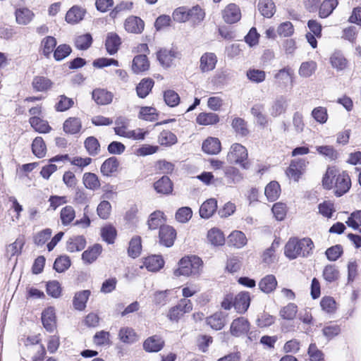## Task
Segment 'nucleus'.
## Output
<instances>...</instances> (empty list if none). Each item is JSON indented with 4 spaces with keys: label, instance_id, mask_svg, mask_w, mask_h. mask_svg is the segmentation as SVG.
Listing matches in <instances>:
<instances>
[{
    "label": "nucleus",
    "instance_id": "44",
    "mask_svg": "<svg viewBox=\"0 0 361 361\" xmlns=\"http://www.w3.org/2000/svg\"><path fill=\"white\" fill-rule=\"evenodd\" d=\"M30 123L35 131L40 133H46L49 132L51 127L48 122L40 118L38 116H33L30 118Z\"/></svg>",
    "mask_w": 361,
    "mask_h": 361
},
{
    "label": "nucleus",
    "instance_id": "57",
    "mask_svg": "<svg viewBox=\"0 0 361 361\" xmlns=\"http://www.w3.org/2000/svg\"><path fill=\"white\" fill-rule=\"evenodd\" d=\"M32 150L36 157L39 158L44 157L46 154V146L41 137H37L33 140L32 144Z\"/></svg>",
    "mask_w": 361,
    "mask_h": 361
},
{
    "label": "nucleus",
    "instance_id": "32",
    "mask_svg": "<svg viewBox=\"0 0 361 361\" xmlns=\"http://www.w3.org/2000/svg\"><path fill=\"white\" fill-rule=\"evenodd\" d=\"M257 6L260 13L266 18L272 17L276 11L272 0H259Z\"/></svg>",
    "mask_w": 361,
    "mask_h": 361
},
{
    "label": "nucleus",
    "instance_id": "47",
    "mask_svg": "<svg viewBox=\"0 0 361 361\" xmlns=\"http://www.w3.org/2000/svg\"><path fill=\"white\" fill-rule=\"evenodd\" d=\"M84 145L90 156H95L100 152V144L98 140L93 136L87 137L84 142Z\"/></svg>",
    "mask_w": 361,
    "mask_h": 361
},
{
    "label": "nucleus",
    "instance_id": "45",
    "mask_svg": "<svg viewBox=\"0 0 361 361\" xmlns=\"http://www.w3.org/2000/svg\"><path fill=\"white\" fill-rule=\"evenodd\" d=\"M176 56V53L173 50L161 49L157 52V59L163 66H171L173 59Z\"/></svg>",
    "mask_w": 361,
    "mask_h": 361
},
{
    "label": "nucleus",
    "instance_id": "27",
    "mask_svg": "<svg viewBox=\"0 0 361 361\" xmlns=\"http://www.w3.org/2000/svg\"><path fill=\"white\" fill-rule=\"evenodd\" d=\"M82 128V123L80 118L70 117L63 123V130L68 134H76Z\"/></svg>",
    "mask_w": 361,
    "mask_h": 361
},
{
    "label": "nucleus",
    "instance_id": "9",
    "mask_svg": "<svg viewBox=\"0 0 361 361\" xmlns=\"http://www.w3.org/2000/svg\"><path fill=\"white\" fill-rule=\"evenodd\" d=\"M114 132L117 135L133 140H144L146 134L142 129L130 130L127 128V126H116Z\"/></svg>",
    "mask_w": 361,
    "mask_h": 361
},
{
    "label": "nucleus",
    "instance_id": "35",
    "mask_svg": "<svg viewBox=\"0 0 361 361\" xmlns=\"http://www.w3.org/2000/svg\"><path fill=\"white\" fill-rule=\"evenodd\" d=\"M86 245L85 238L82 235L71 238L67 241V250L69 252H78L83 250Z\"/></svg>",
    "mask_w": 361,
    "mask_h": 361
},
{
    "label": "nucleus",
    "instance_id": "17",
    "mask_svg": "<svg viewBox=\"0 0 361 361\" xmlns=\"http://www.w3.org/2000/svg\"><path fill=\"white\" fill-rule=\"evenodd\" d=\"M164 344L162 338L155 335L145 341L143 348L147 352H158L162 349Z\"/></svg>",
    "mask_w": 361,
    "mask_h": 361
},
{
    "label": "nucleus",
    "instance_id": "20",
    "mask_svg": "<svg viewBox=\"0 0 361 361\" xmlns=\"http://www.w3.org/2000/svg\"><path fill=\"white\" fill-rule=\"evenodd\" d=\"M92 99L99 105H106L112 102L113 94L104 89H96L92 92Z\"/></svg>",
    "mask_w": 361,
    "mask_h": 361
},
{
    "label": "nucleus",
    "instance_id": "56",
    "mask_svg": "<svg viewBox=\"0 0 361 361\" xmlns=\"http://www.w3.org/2000/svg\"><path fill=\"white\" fill-rule=\"evenodd\" d=\"M297 312V305L294 303H288L281 309L279 314L284 319L292 320L295 317Z\"/></svg>",
    "mask_w": 361,
    "mask_h": 361
},
{
    "label": "nucleus",
    "instance_id": "59",
    "mask_svg": "<svg viewBox=\"0 0 361 361\" xmlns=\"http://www.w3.org/2000/svg\"><path fill=\"white\" fill-rule=\"evenodd\" d=\"M74 105L73 99L65 95H60L58 97V102L55 105L57 111H65Z\"/></svg>",
    "mask_w": 361,
    "mask_h": 361
},
{
    "label": "nucleus",
    "instance_id": "55",
    "mask_svg": "<svg viewBox=\"0 0 361 361\" xmlns=\"http://www.w3.org/2000/svg\"><path fill=\"white\" fill-rule=\"evenodd\" d=\"M224 175L228 180V183H239L243 179V176L240 171L235 167L230 166L225 169Z\"/></svg>",
    "mask_w": 361,
    "mask_h": 361
},
{
    "label": "nucleus",
    "instance_id": "53",
    "mask_svg": "<svg viewBox=\"0 0 361 361\" xmlns=\"http://www.w3.org/2000/svg\"><path fill=\"white\" fill-rule=\"evenodd\" d=\"M317 69V63L313 61L302 62L298 70V73L301 77H310Z\"/></svg>",
    "mask_w": 361,
    "mask_h": 361
},
{
    "label": "nucleus",
    "instance_id": "1",
    "mask_svg": "<svg viewBox=\"0 0 361 361\" xmlns=\"http://www.w3.org/2000/svg\"><path fill=\"white\" fill-rule=\"evenodd\" d=\"M314 243L310 238H290L285 246L284 253L290 259L299 256L307 257L312 250Z\"/></svg>",
    "mask_w": 361,
    "mask_h": 361
},
{
    "label": "nucleus",
    "instance_id": "12",
    "mask_svg": "<svg viewBox=\"0 0 361 361\" xmlns=\"http://www.w3.org/2000/svg\"><path fill=\"white\" fill-rule=\"evenodd\" d=\"M124 25L127 32L138 34L144 30L145 23L141 18L130 16L126 20Z\"/></svg>",
    "mask_w": 361,
    "mask_h": 361
},
{
    "label": "nucleus",
    "instance_id": "7",
    "mask_svg": "<svg viewBox=\"0 0 361 361\" xmlns=\"http://www.w3.org/2000/svg\"><path fill=\"white\" fill-rule=\"evenodd\" d=\"M176 237L175 229L168 225L161 226L159 233V242L166 247H171L173 245Z\"/></svg>",
    "mask_w": 361,
    "mask_h": 361
},
{
    "label": "nucleus",
    "instance_id": "3",
    "mask_svg": "<svg viewBox=\"0 0 361 361\" xmlns=\"http://www.w3.org/2000/svg\"><path fill=\"white\" fill-rule=\"evenodd\" d=\"M247 157V149L241 144L234 143L229 149L226 159L231 164H239L243 169H247L250 167Z\"/></svg>",
    "mask_w": 361,
    "mask_h": 361
},
{
    "label": "nucleus",
    "instance_id": "31",
    "mask_svg": "<svg viewBox=\"0 0 361 361\" xmlns=\"http://www.w3.org/2000/svg\"><path fill=\"white\" fill-rule=\"evenodd\" d=\"M154 81L151 78L142 79L136 87L137 94L140 98L146 97L151 92Z\"/></svg>",
    "mask_w": 361,
    "mask_h": 361
},
{
    "label": "nucleus",
    "instance_id": "8",
    "mask_svg": "<svg viewBox=\"0 0 361 361\" xmlns=\"http://www.w3.org/2000/svg\"><path fill=\"white\" fill-rule=\"evenodd\" d=\"M250 330V323L247 319L239 317L234 319L231 325V334L236 337L246 334Z\"/></svg>",
    "mask_w": 361,
    "mask_h": 361
},
{
    "label": "nucleus",
    "instance_id": "60",
    "mask_svg": "<svg viewBox=\"0 0 361 361\" xmlns=\"http://www.w3.org/2000/svg\"><path fill=\"white\" fill-rule=\"evenodd\" d=\"M177 142L175 134L169 130H163L159 135V142L161 145H172Z\"/></svg>",
    "mask_w": 361,
    "mask_h": 361
},
{
    "label": "nucleus",
    "instance_id": "5",
    "mask_svg": "<svg viewBox=\"0 0 361 361\" xmlns=\"http://www.w3.org/2000/svg\"><path fill=\"white\" fill-rule=\"evenodd\" d=\"M308 164L309 162L305 159L293 160L286 170L287 176L295 181H298L305 172Z\"/></svg>",
    "mask_w": 361,
    "mask_h": 361
},
{
    "label": "nucleus",
    "instance_id": "28",
    "mask_svg": "<svg viewBox=\"0 0 361 361\" xmlns=\"http://www.w3.org/2000/svg\"><path fill=\"white\" fill-rule=\"evenodd\" d=\"M277 286V281L274 275H267L262 278L259 283V289L265 293H269L275 290Z\"/></svg>",
    "mask_w": 361,
    "mask_h": 361
},
{
    "label": "nucleus",
    "instance_id": "50",
    "mask_svg": "<svg viewBox=\"0 0 361 361\" xmlns=\"http://www.w3.org/2000/svg\"><path fill=\"white\" fill-rule=\"evenodd\" d=\"M219 121L218 115L214 113H200L196 118L197 123L203 126L213 125Z\"/></svg>",
    "mask_w": 361,
    "mask_h": 361
},
{
    "label": "nucleus",
    "instance_id": "41",
    "mask_svg": "<svg viewBox=\"0 0 361 361\" xmlns=\"http://www.w3.org/2000/svg\"><path fill=\"white\" fill-rule=\"evenodd\" d=\"M52 85L51 81L44 76H35L32 82V86L37 92L48 90Z\"/></svg>",
    "mask_w": 361,
    "mask_h": 361
},
{
    "label": "nucleus",
    "instance_id": "48",
    "mask_svg": "<svg viewBox=\"0 0 361 361\" xmlns=\"http://www.w3.org/2000/svg\"><path fill=\"white\" fill-rule=\"evenodd\" d=\"M208 240L215 246L222 245L225 242L224 233L218 228H212L207 233Z\"/></svg>",
    "mask_w": 361,
    "mask_h": 361
},
{
    "label": "nucleus",
    "instance_id": "23",
    "mask_svg": "<svg viewBox=\"0 0 361 361\" xmlns=\"http://www.w3.org/2000/svg\"><path fill=\"white\" fill-rule=\"evenodd\" d=\"M121 43V39L118 35L114 32L109 33L105 43L107 52L111 55L116 54L118 50Z\"/></svg>",
    "mask_w": 361,
    "mask_h": 361
},
{
    "label": "nucleus",
    "instance_id": "16",
    "mask_svg": "<svg viewBox=\"0 0 361 361\" xmlns=\"http://www.w3.org/2000/svg\"><path fill=\"white\" fill-rule=\"evenodd\" d=\"M42 322L44 327L49 332H52L56 326L54 309L51 307L47 308L42 314Z\"/></svg>",
    "mask_w": 361,
    "mask_h": 361
},
{
    "label": "nucleus",
    "instance_id": "22",
    "mask_svg": "<svg viewBox=\"0 0 361 361\" xmlns=\"http://www.w3.org/2000/svg\"><path fill=\"white\" fill-rule=\"evenodd\" d=\"M217 202L215 199L211 198L205 201L200 208V215L202 218L209 219L216 212Z\"/></svg>",
    "mask_w": 361,
    "mask_h": 361
},
{
    "label": "nucleus",
    "instance_id": "10",
    "mask_svg": "<svg viewBox=\"0 0 361 361\" xmlns=\"http://www.w3.org/2000/svg\"><path fill=\"white\" fill-rule=\"evenodd\" d=\"M288 105L287 98L281 95L276 98L269 108V113L272 117H278L286 111Z\"/></svg>",
    "mask_w": 361,
    "mask_h": 361
},
{
    "label": "nucleus",
    "instance_id": "6",
    "mask_svg": "<svg viewBox=\"0 0 361 361\" xmlns=\"http://www.w3.org/2000/svg\"><path fill=\"white\" fill-rule=\"evenodd\" d=\"M350 178L346 172L343 171L341 173L336 175L334 183L336 195L338 197L343 195L350 189Z\"/></svg>",
    "mask_w": 361,
    "mask_h": 361
},
{
    "label": "nucleus",
    "instance_id": "21",
    "mask_svg": "<svg viewBox=\"0 0 361 361\" xmlns=\"http://www.w3.org/2000/svg\"><path fill=\"white\" fill-rule=\"evenodd\" d=\"M68 159L71 162V164L78 166L80 168H84L88 166L91 161L92 159L90 157L82 158L79 157H73L70 159L68 154L61 155V156H56L50 159L51 161H58L59 160Z\"/></svg>",
    "mask_w": 361,
    "mask_h": 361
},
{
    "label": "nucleus",
    "instance_id": "52",
    "mask_svg": "<svg viewBox=\"0 0 361 361\" xmlns=\"http://www.w3.org/2000/svg\"><path fill=\"white\" fill-rule=\"evenodd\" d=\"M338 5L337 0H324L319 8V16L321 18L328 17Z\"/></svg>",
    "mask_w": 361,
    "mask_h": 361
},
{
    "label": "nucleus",
    "instance_id": "19",
    "mask_svg": "<svg viewBox=\"0 0 361 361\" xmlns=\"http://www.w3.org/2000/svg\"><path fill=\"white\" fill-rule=\"evenodd\" d=\"M226 315L221 312H217L212 316L207 318V324L214 330H221L225 326Z\"/></svg>",
    "mask_w": 361,
    "mask_h": 361
},
{
    "label": "nucleus",
    "instance_id": "51",
    "mask_svg": "<svg viewBox=\"0 0 361 361\" xmlns=\"http://www.w3.org/2000/svg\"><path fill=\"white\" fill-rule=\"evenodd\" d=\"M25 244V239L23 236L18 237L14 243L10 244L6 248V254L11 257L19 255Z\"/></svg>",
    "mask_w": 361,
    "mask_h": 361
},
{
    "label": "nucleus",
    "instance_id": "58",
    "mask_svg": "<svg viewBox=\"0 0 361 361\" xmlns=\"http://www.w3.org/2000/svg\"><path fill=\"white\" fill-rule=\"evenodd\" d=\"M339 271L335 265H326L323 270V277L328 282L335 281L338 279Z\"/></svg>",
    "mask_w": 361,
    "mask_h": 361
},
{
    "label": "nucleus",
    "instance_id": "49",
    "mask_svg": "<svg viewBox=\"0 0 361 361\" xmlns=\"http://www.w3.org/2000/svg\"><path fill=\"white\" fill-rule=\"evenodd\" d=\"M332 67L338 71H343L347 67L348 61L343 54L338 52L334 53L330 58Z\"/></svg>",
    "mask_w": 361,
    "mask_h": 361
},
{
    "label": "nucleus",
    "instance_id": "38",
    "mask_svg": "<svg viewBox=\"0 0 361 361\" xmlns=\"http://www.w3.org/2000/svg\"><path fill=\"white\" fill-rule=\"evenodd\" d=\"M246 243V236L240 231H234L228 235V244L233 247L240 248Z\"/></svg>",
    "mask_w": 361,
    "mask_h": 361
},
{
    "label": "nucleus",
    "instance_id": "24",
    "mask_svg": "<svg viewBox=\"0 0 361 361\" xmlns=\"http://www.w3.org/2000/svg\"><path fill=\"white\" fill-rule=\"evenodd\" d=\"M264 106L262 104H256L251 108V114L256 118L257 123L264 128L268 124V118L264 114Z\"/></svg>",
    "mask_w": 361,
    "mask_h": 361
},
{
    "label": "nucleus",
    "instance_id": "61",
    "mask_svg": "<svg viewBox=\"0 0 361 361\" xmlns=\"http://www.w3.org/2000/svg\"><path fill=\"white\" fill-rule=\"evenodd\" d=\"M101 235L103 240L109 244L114 243L116 236V230L111 225L104 226L101 230Z\"/></svg>",
    "mask_w": 361,
    "mask_h": 361
},
{
    "label": "nucleus",
    "instance_id": "29",
    "mask_svg": "<svg viewBox=\"0 0 361 361\" xmlns=\"http://www.w3.org/2000/svg\"><path fill=\"white\" fill-rule=\"evenodd\" d=\"M82 183L86 188L93 191L98 190L101 186L98 176L90 172L83 174Z\"/></svg>",
    "mask_w": 361,
    "mask_h": 361
},
{
    "label": "nucleus",
    "instance_id": "62",
    "mask_svg": "<svg viewBox=\"0 0 361 361\" xmlns=\"http://www.w3.org/2000/svg\"><path fill=\"white\" fill-rule=\"evenodd\" d=\"M336 178V170L329 167L322 179V185L326 189H331L334 185V179Z\"/></svg>",
    "mask_w": 361,
    "mask_h": 361
},
{
    "label": "nucleus",
    "instance_id": "30",
    "mask_svg": "<svg viewBox=\"0 0 361 361\" xmlns=\"http://www.w3.org/2000/svg\"><path fill=\"white\" fill-rule=\"evenodd\" d=\"M149 63L146 55L140 54L135 56L133 61L132 69L134 73H138L148 70Z\"/></svg>",
    "mask_w": 361,
    "mask_h": 361
},
{
    "label": "nucleus",
    "instance_id": "11",
    "mask_svg": "<svg viewBox=\"0 0 361 361\" xmlns=\"http://www.w3.org/2000/svg\"><path fill=\"white\" fill-rule=\"evenodd\" d=\"M223 18L227 23H235L241 18L239 8L234 4H228L223 11Z\"/></svg>",
    "mask_w": 361,
    "mask_h": 361
},
{
    "label": "nucleus",
    "instance_id": "39",
    "mask_svg": "<svg viewBox=\"0 0 361 361\" xmlns=\"http://www.w3.org/2000/svg\"><path fill=\"white\" fill-rule=\"evenodd\" d=\"M118 166V159L116 157H112L104 161L101 166L100 171L104 176H109L117 171Z\"/></svg>",
    "mask_w": 361,
    "mask_h": 361
},
{
    "label": "nucleus",
    "instance_id": "37",
    "mask_svg": "<svg viewBox=\"0 0 361 361\" xmlns=\"http://www.w3.org/2000/svg\"><path fill=\"white\" fill-rule=\"evenodd\" d=\"M119 339L125 343L131 344L137 341V336L135 331L130 327H123L118 332Z\"/></svg>",
    "mask_w": 361,
    "mask_h": 361
},
{
    "label": "nucleus",
    "instance_id": "63",
    "mask_svg": "<svg viewBox=\"0 0 361 361\" xmlns=\"http://www.w3.org/2000/svg\"><path fill=\"white\" fill-rule=\"evenodd\" d=\"M164 99L166 104L171 107L176 106L180 102L178 94L172 90H168L164 92Z\"/></svg>",
    "mask_w": 361,
    "mask_h": 361
},
{
    "label": "nucleus",
    "instance_id": "36",
    "mask_svg": "<svg viewBox=\"0 0 361 361\" xmlns=\"http://www.w3.org/2000/svg\"><path fill=\"white\" fill-rule=\"evenodd\" d=\"M85 11L78 6H73L66 15V20L68 23L76 24L82 20Z\"/></svg>",
    "mask_w": 361,
    "mask_h": 361
},
{
    "label": "nucleus",
    "instance_id": "43",
    "mask_svg": "<svg viewBox=\"0 0 361 361\" xmlns=\"http://www.w3.org/2000/svg\"><path fill=\"white\" fill-rule=\"evenodd\" d=\"M75 218V211L71 205L63 207L60 212V219L63 226H68L72 223Z\"/></svg>",
    "mask_w": 361,
    "mask_h": 361
},
{
    "label": "nucleus",
    "instance_id": "15",
    "mask_svg": "<svg viewBox=\"0 0 361 361\" xmlns=\"http://www.w3.org/2000/svg\"><path fill=\"white\" fill-rule=\"evenodd\" d=\"M216 62L217 58L214 53H205L200 58V68L202 72L212 71L214 69Z\"/></svg>",
    "mask_w": 361,
    "mask_h": 361
},
{
    "label": "nucleus",
    "instance_id": "64",
    "mask_svg": "<svg viewBox=\"0 0 361 361\" xmlns=\"http://www.w3.org/2000/svg\"><path fill=\"white\" fill-rule=\"evenodd\" d=\"M192 216V211L188 207L179 208L175 215L176 219L180 223L188 222Z\"/></svg>",
    "mask_w": 361,
    "mask_h": 361
},
{
    "label": "nucleus",
    "instance_id": "18",
    "mask_svg": "<svg viewBox=\"0 0 361 361\" xmlns=\"http://www.w3.org/2000/svg\"><path fill=\"white\" fill-rule=\"evenodd\" d=\"M293 75V70L291 68L286 66L279 70L274 75V78L280 85L286 86L288 82H292Z\"/></svg>",
    "mask_w": 361,
    "mask_h": 361
},
{
    "label": "nucleus",
    "instance_id": "40",
    "mask_svg": "<svg viewBox=\"0 0 361 361\" xmlns=\"http://www.w3.org/2000/svg\"><path fill=\"white\" fill-rule=\"evenodd\" d=\"M102 250V246L99 244H95L82 253V259L85 262L90 264L97 259Z\"/></svg>",
    "mask_w": 361,
    "mask_h": 361
},
{
    "label": "nucleus",
    "instance_id": "2",
    "mask_svg": "<svg viewBox=\"0 0 361 361\" xmlns=\"http://www.w3.org/2000/svg\"><path fill=\"white\" fill-rule=\"evenodd\" d=\"M202 264V261L198 257H185L180 260L179 267L174 270L173 274L176 276L198 275Z\"/></svg>",
    "mask_w": 361,
    "mask_h": 361
},
{
    "label": "nucleus",
    "instance_id": "54",
    "mask_svg": "<svg viewBox=\"0 0 361 361\" xmlns=\"http://www.w3.org/2000/svg\"><path fill=\"white\" fill-rule=\"evenodd\" d=\"M92 43V35L89 33L78 35L75 39V45L80 50L87 49Z\"/></svg>",
    "mask_w": 361,
    "mask_h": 361
},
{
    "label": "nucleus",
    "instance_id": "4",
    "mask_svg": "<svg viewBox=\"0 0 361 361\" xmlns=\"http://www.w3.org/2000/svg\"><path fill=\"white\" fill-rule=\"evenodd\" d=\"M192 310V303L190 300L180 299L176 306L169 310L167 317L170 321L177 322L185 314Z\"/></svg>",
    "mask_w": 361,
    "mask_h": 361
},
{
    "label": "nucleus",
    "instance_id": "34",
    "mask_svg": "<svg viewBox=\"0 0 361 361\" xmlns=\"http://www.w3.org/2000/svg\"><path fill=\"white\" fill-rule=\"evenodd\" d=\"M144 265L149 271H157L164 266V260L159 255H152L145 258Z\"/></svg>",
    "mask_w": 361,
    "mask_h": 361
},
{
    "label": "nucleus",
    "instance_id": "46",
    "mask_svg": "<svg viewBox=\"0 0 361 361\" xmlns=\"http://www.w3.org/2000/svg\"><path fill=\"white\" fill-rule=\"evenodd\" d=\"M165 220L164 218V213L161 211H155L150 214L147 221L149 229L154 230L157 228L163 226Z\"/></svg>",
    "mask_w": 361,
    "mask_h": 361
},
{
    "label": "nucleus",
    "instance_id": "33",
    "mask_svg": "<svg viewBox=\"0 0 361 361\" xmlns=\"http://www.w3.org/2000/svg\"><path fill=\"white\" fill-rule=\"evenodd\" d=\"M90 295V291L85 290L75 293L73 304L78 310H83L86 307V302Z\"/></svg>",
    "mask_w": 361,
    "mask_h": 361
},
{
    "label": "nucleus",
    "instance_id": "14",
    "mask_svg": "<svg viewBox=\"0 0 361 361\" xmlns=\"http://www.w3.org/2000/svg\"><path fill=\"white\" fill-rule=\"evenodd\" d=\"M250 302V297L248 293L241 292L234 299L233 307L239 313H243L248 309Z\"/></svg>",
    "mask_w": 361,
    "mask_h": 361
},
{
    "label": "nucleus",
    "instance_id": "26",
    "mask_svg": "<svg viewBox=\"0 0 361 361\" xmlns=\"http://www.w3.org/2000/svg\"><path fill=\"white\" fill-rule=\"evenodd\" d=\"M202 149L209 154H216L221 151V142L218 138L208 137L202 143Z\"/></svg>",
    "mask_w": 361,
    "mask_h": 361
},
{
    "label": "nucleus",
    "instance_id": "42",
    "mask_svg": "<svg viewBox=\"0 0 361 361\" xmlns=\"http://www.w3.org/2000/svg\"><path fill=\"white\" fill-rule=\"evenodd\" d=\"M280 185L276 181L270 182L264 190L267 198L271 202L276 200L280 195Z\"/></svg>",
    "mask_w": 361,
    "mask_h": 361
},
{
    "label": "nucleus",
    "instance_id": "25",
    "mask_svg": "<svg viewBox=\"0 0 361 361\" xmlns=\"http://www.w3.org/2000/svg\"><path fill=\"white\" fill-rule=\"evenodd\" d=\"M155 190L160 194H169L172 192L173 185L170 178L168 176H162L154 184Z\"/></svg>",
    "mask_w": 361,
    "mask_h": 361
},
{
    "label": "nucleus",
    "instance_id": "13",
    "mask_svg": "<svg viewBox=\"0 0 361 361\" xmlns=\"http://www.w3.org/2000/svg\"><path fill=\"white\" fill-rule=\"evenodd\" d=\"M15 16L18 25H26L32 20L35 14L27 8L20 7L16 9Z\"/></svg>",
    "mask_w": 361,
    "mask_h": 361
}]
</instances>
